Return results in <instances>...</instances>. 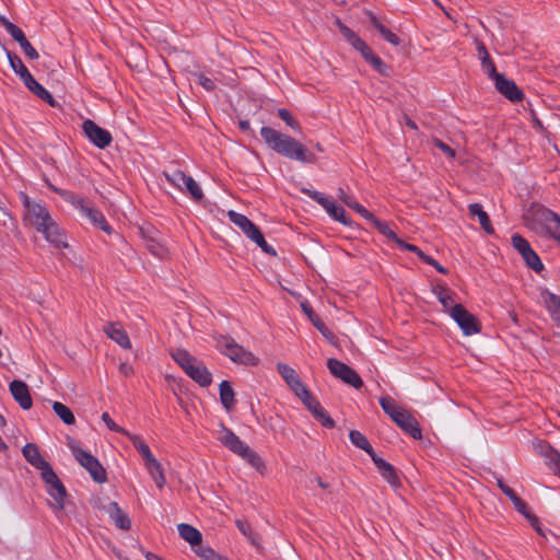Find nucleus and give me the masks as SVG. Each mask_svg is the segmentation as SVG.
<instances>
[{"label": "nucleus", "mask_w": 560, "mask_h": 560, "mask_svg": "<svg viewBox=\"0 0 560 560\" xmlns=\"http://www.w3.org/2000/svg\"><path fill=\"white\" fill-rule=\"evenodd\" d=\"M260 136L267 147L276 153L293 161L304 164L317 162V156L312 153L302 142L293 137L282 133L271 127H261Z\"/></svg>", "instance_id": "nucleus-1"}, {"label": "nucleus", "mask_w": 560, "mask_h": 560, "mask_svg": "<svg viewBox=\"0 0 560 560\" xmlns=\"http://www.w3.org/2000/svg\"><path fill=\"white\" fill-rule=\"evenodd\" d=\"M173 360L199 386L208 387L212 383V374L202 361L191 355L185 349H175L170 352Z\"/></svg>", "instance_id": "nucleus-2"}, {"label": "nucleus", "mask_w": 560, "mask_h": 560, "mask_svg": "<svg viewBox=\"0 0 560 560\" xmlns=\"http://www.w3.org/2000/svg\"><path fill=\"white\" fill-rule=\"evenodd\" d=\"M215 347L234 363L254 366L259 362L257 357L236 343L230 336L220 335L215 337Z\"/></svg>", "instance_id": "nucleus-3"}, {"label": "nucleus", "mask_w": 560, "mask_h": 560, "mask_svg": "<svg viewBox=\"0 0 560 560\" xmlns=\"http://www.w3.org/2000/svg\"><path fill=\"white\" fill-rule=\"evenodd\" d=\"M301 191L319 203L331 219L342 223L343 225L349 226L352 224V221L346 215L345 209L337 205L332 199L326 197L323 192L308 188H302Z\"/></svg>", "instance_id": "nucleus-4"}, {"label": "nucleus", "mask_w": 560, "mask_h": 560, "mask_svg": "<svg viewBox=\"0 0 560 560\" xmlns=\"http://www.w3.org/2000/svg\"><path fill=\"white\" fill-rule=\"evenodd\" d=\"M70 448L75 459L89 471L94 481L103 483L107 480L106 471L96 457L77 445H70Z\"/></svg>", "instance_id": "nucleus-5"}, {"label": "nucleus", "mask_w": 560, "mask_h": 560, "mask_svg": "<svg viewBox=\"0 0 560 560\" xmlns=\"http://www.w3.org/2000/svg\"><path fill=\"white\" fill-rule=\"evenodd\" d=\"M42 479L47 485L48 494L52 499L50 506L55 511H62L65 508V499L67 497V491L62 482L60 481L54 469L43 472Z\"/></svg>", "instance_id": "nucleus-6"}, {"label": "nucleus", "mask_w": 560, "mask_h": 560, "mask_svg": "<svg viewBox=\"0 0 560 560\" xmlns=\"http://www.w3.org/2000/svg\"><path fill=\"white\" fill-rule=\"evenodd\" d=\"M450 316L459 326L465 336L478 334L481 329V324L478 318L468 312L462 304H457L450 311Z\"/></svg>", "instance_id": "nucleus-7"}, {"label": "nucleus", "mask_w": 560, "mask_h": 560, "mask_svg": "<svg viewBox=\"0 0 560 560\" xmlns=\"http://www.w3.org/2000/svg\"><path fill=\"white\" fill-rule=\"evenodd\" d=\"M22 200L25 208L24 220L39 231L51 219L49 212L44 206L32 201L26 195H23Z\"/></svg>", "instance_id": "nucleus-8"}, {"label": "nucleus", "mask_w": 560, "mask_h": 560, "mask_svg": "<svg viewBox=\"0 0 560 560\" xmlns=\"http://www.w3.org/2000/svg\"><path fill=\"white\" fill-rule=\"evenodd\" d=\"M327 368L329 372L336 377L341 380L343 383L359 389L363 386V381L360 375L343 362L337 359H328Z\"/></svg>", "instance_id": "nucleus-9"}, {"label": "nucleus", "mask_w": 560, "mask_h": 560, "mask_svg": "<svg viewBox=\"0 0 560 560\" xmlns=\"http://www.w3.org/2000/svg\"><path fill=\"white\" fill-rule=\"evenodd\" d=\"M513 247L522 255L526 265L536 272L544 269V265L539 256L533 250L528 241L520 234L512 235L511 238Z\"/></svg>", "instance_id": "nucleus-10"}, {"label": "nucleus", "mask_w": 560, "mask_h": 560, "mask_svg": "<svg viewBox=\"0 0 560 560\" xmlns=\"http://www.w3.org/2000/svg\"><path fill=\"white\" fill-rule=\"evenodd\" d=\"M82 130L86 138L98 149H105L112 143L113 137L110 132L91 119L83 121Z\"/></svg>", "instance_id": "nucleus-11"}, {"label": "nucleus", "mask_w": 560, "mask_h": 560, "mask_svg": "<svg viewBox=\"0 0 560 560\" xmlns=\"http://www.w3.org/2000/svg\"><path fill=\"white\" fill-rule=\"evenodd\" d=\"M491 80L494 82L498 92L504 95L509 101L517 103L524 98L522 90L518 89L514 81L506 79L504 74L498 73L491 78Z\"/></svg>", "instance_id": "nucleus-12"}, {"label": "nucleus", "mask_w": 560, "mask_h": 560, "mask_svg": "<svg viewBox=\"0 0 560 560\" xmlns=\"http://www.w3.org/2000/svg\"><path fill=\"white\" fill-rule=\"evenodd\" d=\"M217 438L228 450L236 455H240L242 451L246 450L247 444L223 424L220 425Z\"/></svg>", "instance_id": "nucleus-13"}, {"label": "nucleus", "mask_w": 560, "mask_h": 560, "mask_svg": "<svg viewBox=\"0 0 560 560\" xmlns=\"http://www.w3.org/2000/svg\"><path fill=\"white\" fill-rule=\"evenodd\" d=\"M9 389L12 397L22 409L28 410L32 408L33 400L30 394V388L25 382L14 380L10 383Z\"/></svg>", "instance_id": "nucleus-14"}, {"label": "nucleus", "mask_w": 560, "mask_h": 560, "mask_svg": "<svg viewBox=\"0 0 560 560\" xmlns=\"http://www.w3.org/2000/svg\"><path fill=\"white\" fill-rule=\"evenodd\" d=\"M24 458L36 469L40 470V475L43 472L49 471L52 469L50 464L46 462L39 453V448L34 443H27L24 445L22 450Z\"/></svg>", "instance_id": "nucleus-15"}, {"label": "nucleus", "mask_w": 560, "mask_h": 560, "mask_svg": "<svg viewBox=\"0 0 560 560\" xmlns=\"http://www.w3.org/2000/svg\"><path fill=\"white\" fill-rule=\"evenodd\" d=\"M44 234L45 238L54 244L58 248H66L68 247V244L66 242V237L63 232L59 229L57 223L50 219L47 224H45L40 230L38 231Z\"/></svg>", "instance_id": "nucleus-16"}, {"label": "nucleus", "mask_w": 560, "mask_h": 560, "mask_svg": "<svg viewBox=\"0 0 560 560\" xmlns=\"http://www.w3.org/2000/svg\"><path fill=\"white\" fill-rule=\"evenodd\" d=\"M104 332L109 339L118 343L124 349H130L131 342L127 331L117 323L108 322L103 327Z\"/></svg>", "instance_id": "nucleus-17"}, {"label": "nucleus", "mask_w": 560, "mask_h": 560, "mask_svg": "<svg viewBox=\"0 0 560 560\" xmlns=\"http://www.w3.org/2000/svg\"><path fill=\"white\" fill-rule=\"evenodd\" d=\"M538 452L545 458V464L560 477V453L546 442L538 444Z\"/></svg>", "instance_id": "nucleus-18"}, {"label": "nucleus", "mask_w": 560, "mask_h": 560, "mask_svg": "<svg viewBox=\"0 0 560 560\" xmlns=\"http://www.w3.org/2000/svg\"><path fill=\"white\" fill-rule=\"evenodd\" d=\"M371 459L378 469L381 476L392 486L396 487L399 485V478L397 476L395 467L380 457L376 453L372 454Z\"/></svg>", "instance_id": "nucleus-19"}, {"label": "nucleus", "mask_w": 560, "mask_h": 560, "mask_svg": "<svg viewBox=\"0 0 560 560\" xmlns=\"http://www.w3.org/2000/svg\"><path fill=\"white\" fill-rule=\"evenodd\" d=\"M306 408L312 412L313 417L322 423L325 428H334L335 422L331 417L325 411L320 402L315 397H310L303 402Z\"/></svg>", "instance_id": "nucleus-20"}, {"label": "nucleus", "mask_w": 560, "mask_h": 560, "mask_svg": "<svg viewBox=\"0 0 560 560\" xmlns=\"http://www.w3.org/2000/svg\"><path fill=\"white\" fill-rule=\"evenodd\" d=\"M394 422L411 438L416 440H420L422 438L421 429L419 427L418 421L407 410L402 412V418L399 417L395 419Z\"/></svg>", "instance_id": "nucleus-21"}, {"label": "nucleus", "mask_w": 560, "mask_h": 560, "mask_svg": "<svg viewBox=\"0 0 560 560\" xmlns=\"http://www.w3.org/2000/svg\"><path fill=\"white\" fill-rule=\"evenodd\" d=\"M104 510L119 529L127 530L130 528V518L122 512L117 502H109Z\"/></svg>", "instance_id": "nucleus-22"}, {"label": "nucleus", "mask_w": 560, "mask_h": 560, "mask_svg": "<svg viewBox=\"0 0 560 560\" xmlns=\"http://www.w3.org/2000/svg\"><path fill=\"white\" fill-rule=\"evenodd\" d=\"M80 212L83 217L88 218L91 221V223H93L96 228L101 229L102 231L108 234L110 233V225L106 221L104 214L98 209L85 205Z\"/></svg>", "instance_id": "nucleus-23"}, {"label": "nucleus", "mask_w": 560, "mask_h": 560, "mask_svg": "<svg viewBox=\"0 0 560 560\" xmlns=\"http://www.w3.org/2000/svg\"><path fill=\"white\" fill-rule=\"evenodd\" d=\"M539 214L545 221L549 234L560 241V217L549 209H540Z\"/></svg>", "instance_id": "nucleus-24"}, {"label": "nucleus", "mask_w": 560, "mask_h": 560, "mask_svg": "<svg viewBox=\"0 0 560 560\" xmlns=\"http://www.w3.org/2000/svg\"><path fill=\"white\" fill-rule=\"evenodd\" d=\"M25 86L33 92L37 97H39L42 101L48 103L50 106H55L56 102L51 94L42 85L39 84L32 74L26 77L23 80Z\"/></svg>", "instance_id": "nucleus-25"}, {"label": "nucleus", "mask_w": 560, "mask_h": 560, "mask_svg": "<svg viewBox=\"0 0 560 560\" xmlns=\"http://www.w3.org/2000/svg\"><path fill=\"white\" fill-rule=\"evenodd\" d=\"M477 52L481 62V68L483 72L491 79L499 72L495 69V65L491 59L485 44L482 42H477Z\"/></svg>", "instance_id": "nucleus-26"}, {"label": "nucleus", "mask_w": 560, "mask_h": 560, "mask_svg": "<svg viewBox=\"0 0 560 560\" xmlns=\"http://www.w3.org/2000/svg\"><path fill=\"white\" fill-rule=\"evenodd\" d=\"M179 536L189 542L192 547L200 546L202 541L201 533L194 526L180 523L177 525Z\"/></svg>", "instance_id": "nucleus-27"}, {"label": "nucleus", "mask_w": 560, "mask_h": 560, "mask_svg": "<svg viewBox=\"0 0 560 560\" xmlns=\"http://www.w3.org/2000/svg\"><path fill=\"white\" fill-rule=\"evenodd\" d=\"M433 293L436 295L439 302L442 304L444 312L448 314L450 311H452V307L458 304L455 303L454 293L443 285H436L433 289Z\"/></svg>", "instance_id": "nucleus-28"}, {"label": "nucleus", "mask_w": 560, "mask_h": 560, "mask_svg": "<svg viewBox=\"0 0 560 560\" xmlns=\"http://www.w3.org/2000/svg\"><path fill=\"white\" fill-rule=\"evenodd\" d=\"M469 214L477 217L481 228L488 233H493V228L488 213L483 210L480 203H470L468 206Z\"/></svg>", "instance_id": "nucleus-29"}, {"label": "nucleus", "mask_w": 560, "mask_h": 560, "mask_svg": "<svg viewBox=\"0 0 560 560\" xmlns=\"http://www.w3.org/2000/svg\"><path fill=\"white\" fill-rule=\"evenodd\" d=\"M220 400L223 407L230 411L235 406V395L234 390L229 381H222L219 386Z\"/></svg>", "instance_id": "nucleus-30"}, {"label": "nucleus", "mask_w": 560, "mask_h": 560, "mask_svg": "<svg viewBox=\"0 0 560 560\" xmlns=\"http://www.w3.org/2000/svg\"><path fill=\"white\" fill-rule=\"evenodd\" d=\"M235 525L238 530L247 537L249 542L255 546L257 549L261 548V536L254 532L250 524L246 520H236Z\"/></svg>", "instance_id": "nucleus-31"}, {"label": "nucleus", "mask_w": 560, "mask_h": 560, "mask_svg": "<svg viewBox=\"0 0 560 560\" xmlns=\"http://www.w3.org/2000/svg\"><path fill=\"white\" fill-rule=\"evenodd\" d=\"M238 456L245 459L252 467H254L260 474L265 471L266 466L262 458L259 456L257 452L252 450L248 445H246V450L242 451Z\"/></svg>", "instance_id": "nucleus-32"}, {"label": "nucleus", "mask_w": 560, "mask_h": 560, "mask_svg": "<svg viewBox=\"0 0 560 560\" xmlns=\"http://www.w3.org/2000/svg\"><path fill=\"white\" fill-rule=\"evenodd\" d=\"M145 467L151 475L152 479L154 480L155 485L159 488H163L166 480L164 476V471L162 468V465L158 462V459L154 457L148 463H145Z\"/></svg>", "instance_id": "nucleus-33"}, {"label": "nucleus", "mask_w": 560, "mask_h": 560, "mask_svg": "<svg viewBox=\"0 0 560 560\" xmlns=\"http://www.w3.org/2000/svg\"><path fill=\"white\" fill-rule=\"evenodd\" d=\"M51 190L57 192L65 201L72 205L75 209L82 210L83 207L86 205L84 199L75 195L73 191L61 189L58 187H55L52 185L49 186Z\"/></svg>", "instance_id": "nucleus-34"}, {"label": "nucleus", "mask_w": 560, "mask_h": 560, "mask_svg": "<svg viewBox=\"0 0 560 560\" xmlns=\"http://www.w3.org/2000/svg\"><path fill=\"white\" fill-rule=\"evenodd\" d=\"M380 405L384 412L388 415L393 421L399 417L402 418V412L406 410L401 407H398L395 400L388 396L381 397Z\"/></svg>", "instance_id": "nucleus-35"}, {"label": "nucleus", "mask_w": 560, "mask_h": 560, "mask_svg": "<svg viewBox=\"0 0 560 560\" xmlns=\"http://www.w3.org/2000/svg\"><path fill=\"white\" fill-rule=\"evenodd\" d=\"M350 441L353 445H355L358 448L363 450L366 452L370 457H372V454H375L373 447L371 446L368 439L358 430H351L349 433Z\"/></svg>", "instance_id": "nucleus-36"}, {"label": "nucleus", "mask_w": 560, "mask_h": 560, "mask_svg": "<svg viewBox=\"0 0 560 560\" xmlns=\"http://www.w3.org/2000/svg\"><path fill=\"white\" fill-rule=\"evenodd\" d=\"M371 225L373 228H375L381 234H383L384 236H386L388 240H392L393 242H395L397 245H402L404 244V241L400 240L396 234L395 232H393L390 230V228L388 226V224L384 221H381L380 219H377L375 215H374V220H371L370 221Z\"/></svg>", "instance_id": "nucleus-37"}, {"label": "nucleus", "mask_w": 560, "mask_h": 560, "mask_svg": "<svg viewBox=\"0 0 560 560\" xmlns=\"http://www.w3.org/2000/svg\"><path fill=\"white\" fill-rule=\"evenodd\" d=\"M7 57L11 68L21 78L22 81L31 74L19 56L12 51L7 50Z\"/></svg>", "instance_id": "nucleus-38"}, {"label": "nucleus", "mask_w": 560, "mask_h": 560, "mask_svg": "<svg viewBox=\"0 0 560 560\" xmlns=\"http://www.w3.org/2000/svg\"><path fill=\"white\" fill-rule=\"evenodd\" d=\"M163 175L165 176L166 180L171 185L178 188L180 191H184V184L186 183L188 175H186L183 171H180V170H173L172 172L164 171Z\"/></svg>", "instance_id": "nucleus-39"}, {"label": "nucleus", "mask_w": 560, "mask_h": 560, "mask_svg": "<svg viewBox=\"0 0 560 560\" xmlns=\"http://www.w3.org/2000/svg\"><path fill=\"white\" fill-rule=\"evenodd\" d=\"M372 24L380 32V34L386 42L390 43L394 46L400 45V38L390 30H388L384 24H382L376 18L372 19Z\"/></svg>", "instance_id": "nucleus-40"}, {"label": "nucleus", "mask_w": 560, "mask_h": 560, "mask_svg": "<svg viewBox=\"0 0 560 560\" xmlns=\"http://www.w3.org/2000/svg\"><path fill=\"white\" fill-rule=\"evenodd\" d=\"M52 410L66 424L70 425L75 422L73 412L62 402L55 401L52 404Z\"/></svg>", "instance_id": "nucleus-41"}, {"label": "nucleus", "mask_w": 560, "mask_h": 560, "mask_svg": "<svg viewBox=\"0 0 560 560\" xmlns=\"http://www.w3.org/2000/svg\"><path fill=\"white\" fill-rule=\"evenodd\" d=\"M127 436L130 439L132 445L137 448V451L142 455L144 464L154 458L149 445L143 440H141L138 435H133L131 433H129V435Z\"/></svg>", "instance_id": "nucleus-42"}, {"label": "nucleus", "mask_w": 560, "mask_h": 560, "mask_svg": "<svg viewBox=\"0 0 560 560\" xmlns=\"http://www.w3.org/2000/svg\"><path fill=\"white\" fill-rule=\"evenodd\" d=\"M545 302L552 319L560 325V298L549 293Z\"/></svg>", "instance_id": "nucleus-43"}, {"label": "nucleus", "mask_w": 560, "mask_h": 560, "mask_svg": "<svg viewBox=\"0 0 560 560\" xmlns=\"http://www.w3.org/2000/svg\"><path fill=\"white\" fill-rule=\"evenodd\" d=\"M185 190L197 202L201 201L203 198V192H202L201 187L191 176H188V178L186 179V183L184 184V191Z\"/></svg>", "instance_id": "nucleus-44"}, {"label": "nucleus", "mask_w": 560, "mask_h": 560, "mask_svg": "<svg viewBox=\"0 0 560 560\" xmlns=\"http://www.w3.org/2000/svg\"><path fill=\"white\" fill-rule=\"evenodd\" d=\"M336 25L338 26L340 33L343 37L351 44V46L358 47L361 44V38L347 25H345L339 19L336 20Z\"/></svg>", "instance_id": "nucleus-45"}, {"label": "nucleus", "mask_w": 560, "mask_h": 560, "mask_svg": "<svg viewBox=\"0 0 560 560\" xmlns=\"http://www.w3.org/2000/svg\"><path fill=\"white\" fill-rule=\"evenodd\" d=\"M277 371L281 375V377L284 380V382L288 384V386L290 384H293L295 382V380H298L300 377L298 375V373L295 372V370H293L291 366H289L288 364L282 363V362H279L277 364Z\"/></svg>", "instance_id": "nucleus-46"}, {"label": "nucleus", "mask_w": 560, "mask_h": 560, "mask_svg": "<svg viewBox=\"0 0 560 560\" xmlns=\"http://www.w3.org/2000/svg\"><path fill=\"white\" fill-rule=\"evenodd\" d=\"M228 218H229V220H230L232 223H234V224H235V225H236V226H237L242 232H244V230H245L246 228H249V224H250V222H252V221H250L246 215H244V214H242V213H238V212H236V211H234V210H230V211L228 212Z\"/></svg>", "instance_id": "nucleus-47"}, {"label": "nucleus", "mask_w": 560, "mask_h": 560, "mask_svg": "<svg viewBox=\"0 0 560 560\" xmlns=\"http://www.w3.org/2000/svg\"><path fill=\"white\" fill-rule=\"evenodd\" d=\"M289 387L294 392V394L303 401L305 402L310 397H312V394L310 390L304 386V384L301 382V378L299 377L295 380L293 384H290Z\"/></svg>", "instance_id": "nucleus-48"}, {"label": "nucleus", "mask_w": 560, "mask_h": 560, "mask_svg": "<svg viewBox=\"0 0 560 560\" xmlns=\"http://www.w3.org/2000/svg\"><path fill=\"white\" fill-rule=\"evenodd\" d=\"M301 307L304 312V314L308 317V319L312 322V324L317 328L322 329L324 328V322L319 318V316L313 311L311 305L307 302L301 303Z\"/></svg>", "instance_id": "nucleus-49"}, {"label": "nucleus", "mask_w": 560, "mask_h": 560, "mask_svg": "<svg viewBox=\"0 0 560 560\" xmlns=\"http://www.w3.org/2000/svg\"><path fill=\"white\" fill-rule=\"evenodd\" d=\"M278 116L293 130H301L300 122L292 117L291 113L287 108H279Z\"/></svg>", "instance_id": "nucleus-50"}, {"label": "nucleus", "mask_w": 560, "mask_h": 560, "mask_svg": "<svg viewBox=\"0 0 560 560\" xmlns=\"http://www.w3.org/2000/svg\"><path fill=\"white\" fill-rule=\"evenodd\" d=\"M515 510L521 513L525 518H526V515H533V513L529 511L527 504L525 501H523L517 494H515L512 499H511Z\"/></svg>", "instance_id": "nucleus-51"}, {"label": "nucleus", "mask_w": 560, "mask_h": 560, "mask_svg": "<svg viewBox=\"0 0 560 560\" xmlns=\"http://www.w3.org/2000/svg\"><path fill=\"white\" fill-rule=\"evenodd\" d=\"M102 420L110 431L118 432L124 435H129V432L116 424L107 412H103Z\"/></svg>", "instance_id": "nucleus-52"}, {"label": "nucleus", "mask_w": 560, "mask_h": 560, "mask_svg": "<svg viewBox=\"0 0 560 560\" xmlns=\"http://www.w3.org/2000/svg\"><path fill=\"white\" fill-rule=\"evenodd\" d=\"M196 77V81L207 91H213L215 89V83L212 79L208 78L205 73L199 72L194 74Z\"/></svg>", "instance_id": "nucleus-53"}, {"label": "nucleus", "mask_w": 560, "mask_h": 560, "mask_svg": "<svg viewBox=\"0 0 560 560\" xmlns=\"http://www.w3.org/2000/svg\"><path fill=\"white\" fill-rule=\"evenodd\" d=\"M349 208L359 213L362 218H364L368 222L374 220V214L365 209L362 205H360L357 200H352Z\"/></svg>", "instance_id": "nucleus-54"}, {"label": "nucleus", "mask_w": 560, "mask_h": 560, "mask_svg": "<svg viewBox=\"0 0 560 560\" xmlns=\"http://www.w3.org/2000/svg\"><path fill=\"white\" fill-rule=\"evenodd\" d=\"M254 243H256L257 246H259L264 253L270 256H277L276 249L266 242L262 233L255 237Z\"/></svg>", "instance_id": "nucleus-55"}, {"label": "nucleus", "mask_w": 560, "mask_h": 560, "mask_svg": "<svg viewBox=\"0 0 560 560\" xmlns=\"http://www.w3.org/2000/svg\"><path fill=\"white\" fill-rule=\"evenodd\" d=\"M369 63L377 71L380 72L381 74L383 75H387V70H388V67L383 62V60L377 57L376 55H374Z\"/></svg>", "instance_id": "nucleus-56"}, {"label": "nucleus", "mask_w": 560, "mask_h": 560, "mask_svg": "<svg viewBox=\"0 0 560 560\" xmlns=\"http://www.w3.org/2000/svg\"><path fill=\"white\" fill-rule=\"evenodd\" d=\"M148 249L156 257L163 258L166 255V248L159 243L150 240L148 243Z\"/></svg>", "instance_id": "nucleus-57"}, {"label": "nucleus", "mask_w": 560, "mask_h": 560, "mask_svg": "<svg viewBox=\"0 0 560 560\" xmlns=\"http://www.w3.org/2000/svg\"><path fill=\"white\" fill-rule=\"evenodd\" d=\"M20 47L23 50V52L26 55V57H28L30 59L35 60V59H37L39 57L38 52L31 45V43L27 40V38L25 39V42H22L20 44Z\"/></svg>", "instance_id": "nucleus-58"}, {"label": "nucleus", "mask_w": 560, "mask_h": 560, "mask_svg": "<svg viewBox=\"0 0 560 560\" xmlns=\"http://www.w3.org/2000/svg\"><path fill=\"white\" fill-rule=\"evenodd\" d=\"M433 143H434V147L440 149L445 155H447L448 158L453 159L455 156V150L452 149L450 145H447L446 143H444L442 140L440 139H434L433 140Z\"/></svg>", "instance_id": "nucleus-59"}, {"label": "nucleus", "mask_w": 560, "mask_h": 560, "mask_svg": "<svg viewBox=\"0 0 560 560\" xmlns=\"http://www.w3.org/2000/svg\"><path fill=\"white\" fill-rule=\"evenodd\" d=\"M7 32L12 36V38L15 42L19 43V45L22 42H25V39H26L23 31L20 27H18L15 24H13Z\"/></svg>", "instance_id": "nucleus-60"}, {"label": "nucleus", "mask_w": 560, "mask_h": 560, "mask_svg": "<svg viewBox=\"0 0 560 560\" xmlns=\"http://www.w3.org/2000/svg\"><path fill=\"white\" fill-rule=\"evenodd\" d=\"M358 51L361 52L362 57L365 59V61H370V59L375 55L371 48L366 45V43L362 39L361 44L358 45V47H354Z\"/></svg>", "instance_id": "nucleus-61"}, {"label": "nucleus", "mask_w": 560, "mask_h": 560, "mask_svg": "<svg viewBox=\"0 0 560 560\" xmlns=\"http://www.w3.org/2000/svg\"><path fill=\"white\" fill-rule=\"evenodd\" d=\"M197 552L205 560H215L219 557L211 548L200 547Z\"/></svg>", "instance_id": "nucleus-62"}, {"label": "nucleus", "mask_w": 560, "mask_h": 560, "mask_svg": "<svg viewBox=\"0 0 560 560\" xmlns=\"http://www.w3.org/2000/svg\"><path fill=\"white\" fill-rule=\"evenodd\" d=\"M243 233L254 242L255 237H257L261 232L256 224L250 222L249 228H246Z\"/></svg>", "instance_id": "nucleus-63"}, {"label": "nucleus", "mask_w": 560, "mask_h": 560, "mask_svg": "<svg viewBox=\"0 0 560 560\" xmlns=\"http://www.w3.org/2000/svg\"><path fill=\"white\" fill-rule=\"evenodd\" d=\"M526 520L529 522L532 527L537 532V534L545 536L542 528L540 526L539 520L535 514L526 515Z\"/></svg>", "instance_id": "nucleus-64"}]
</instances>
